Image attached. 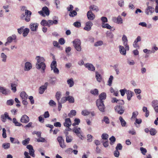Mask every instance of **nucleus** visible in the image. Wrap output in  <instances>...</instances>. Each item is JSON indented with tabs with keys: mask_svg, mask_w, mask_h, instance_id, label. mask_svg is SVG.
<instances>
[{
	"mask_svg": "<svg viewBox=\"0 0 158 158\" xmlns=\"http://www.w3.org/2000/svg\"><path fill=\"white\" fill-rule=\"evenodd\" d=\"M35 59L37 60L35 65L36 68L38 69H41V72L44 73L46 67V65L44 63L45 59L43 57L39 56H37Z\"/></svg>",
	"mask_w": 158,
	"mask_h": 158,
	"instance_id": "f257e3e1",
	"label": "nucleus"
},
{
	"mask_svg": "<svg viewBox=\"0 0 158 158\" xmlns=\"http://www.w3.org/2000/svg\"><path fill=\"white\" fill-rule=\"evenodd\" d=\"M73 43L75 49L77 51L80 52L81 49V40L78 39H76L73 41Z\"/></svg>",
	"mask_w": 158,
	"mask_h": 158,
	"instance_id": "f03ea898",
	"label": "nucleus"
},
{
	"mask_svg": "<svg viewBox=\"0 0 158 158\" xmlns=\"http://www.w3.org/2000/svg\"><path fill=\"white\" fill-rule=\"evenodd\" d=\"M73 131L75 133L77 136L81 139H82V133L81 128L78 127H74L72 129Z\"/></svg>",
	"mask_w": 158,
	"mask_h": 158,
	"instance_id": "7ed1b4c3",
	"label": "nucleus"
},
{
	"mask_svg": "<svg viewBox=\"0 0 158 158\" xmlns=\"http://www.w3.org/2000/svg\"><path fill=\"white\" fill-rule=\"evenodd\" d=\"M96 103L97 106L99 110L101 112L105 111V106L103 103V102H101L100 100H97Z\"/></svg>",
	"mask_w": 158,
	"mask_h": 158,
	"instance_id": "20e7f679",
	"label": "nucleus"
},
{
	"mask_svg": "<svg viewBox=\"0 0 158 158\" xmlns=\"http://www.w3.org/2000/svg\"><path fill=\"white\" fill-rule=\"evenodd\" d=\"M116 112L120 114H123L124 112V108L121 105H118L114 107Z\"/></svg>",
	"mask_w": 158,
	"mask_h": 158,
	"instance_id": "39448f33",
	"label": "nucleus"
},
{
	"mask_svg": "<svg viewBox=\"0 0 158 158\" xmlns=\"http://www.w3.org/2000/svg\"><path fill=\"white\" fill-rule=\"evenodd\" d=\"M16 38L15 35H13L12 36L9 37L7 39V41L5 44V45L7 46L9 45L10 43H11L13 40H15Z\"/></svg>",
	"mask_w": 158,
	"mask_h": 158,
	"instance_id": "423d86ee",
	"label": "nucleus"
},
{
	"mask_svg": "<svg viewBox=\"0 0 158 158\" xmlns=\"http://www.w3.org/2000/svg\"><path fill=\"white\" fill-rule=\"evenodd\" d=\"M48 85V83L46 82L45 83L44 85L41 86L39 89V93L41 94H43L44 91L47 89Z\"/></svg>",
	"mask_w": 158,
	"mask_h": 158,
	"instance_id": "0eeeda50",
	"label": "nucleus"
},
{
	"mask_svg": "<svg viewBox=\"0 0 158 158\" xmlns=\"http://www.w3.org/2000/svg\"><path fill=\"white\" fill-rule=\"evenodd\" d=\"M152 106L155 111L156 113H158V101L154 100L152 102Z\"/></svg>",
	"mask_w": 158,
	"mask_h": 158,
	"instance_id": "6e6552de",
	"label": "nucleus"
},
{
	"mask_svg": "<svg viewBox=\"0 0 158 158\" xmlns=\"http://www.w3.org/2000/svg\"><path fill=\"white\" fill-rule=\"evenodd\" d=\"M87 16L88 19L89 20H93L95 18V15L91 10H89L87 13Z\"/></svg>",
	"mask_w": 158,
	"mask_h": 158,
	"instance_id": "1a4fd4ad",
	"label": "nucleus"
},
{
	"mask_svg": "<svg viewBox=\"0 0 158 158\" xmlns=\"http://www.w3.org/2000/svg\"><path fill=\"white\" fill-rule=\"evenodd\" d=\"M0 92L5 95H7L10 93V91L8 89L0 86Z\"/></svg>",
	"mask_w": 158,
	"mask_h": 158,
	"instance_id": "9d476101",
	"label": "nucleus"
},
{
	"mask_svg": "<svg viewBox=\"0 0 158 158\" xmlns=\"http://www.w3.org/2000/svg\"><path fill=\"white\" fill-rule=\"evenodd\" d=\"M57 140L59 142L60 146L62 148H65L66 147L64 144V141L63 138L61 136H59L57 138Z\"/></svg>",
	"mask_w": 158,
	"mask_h": 158,
	"instance_id": "9b49d317",
	"label": "nucleus"
},
{
	"mask_svg": "<svg viewBox=\"0 0 158 158\" xmlns=\"http://www.w3.org/2000/svg\"><path fill=\"white\" fill-rule=\"evenodd\" d=\"M93 25V24L92 22L89 21H88L85 23V26L84 29L87 31H89L91 29V27Z\"/></svg>",
	"mask_w": 158,
	"mask_h": 158,
	"instance_id": "f8f14e48",
	"label": "nucleus"
},
{
	"mask_svg": "<svg viewBox=\"0 0 158 158\" xmlns=\"http://www.w3.org/2000/svg\"><path fill=\"white\" fill-rule=\"evenodd\" d=\"M53 19H56L55 20H49L48 21L49 22V27L51 25H53V24L56 25L58 23V17H57L55 16L53 17Z\"/></svg>",
	"mask_w": 158,
	"mask_h": 158,
	"instance_id": "ddd939ff",
	"label": "nucleus"
},
{
	"mask_svg": "<svg viewBox=\"0 0 158 158\" xmlns=\"http://www.w3.org/2000/svg\"><path fill=\"white\" fill-rule=\"evenodd\" d=\"M38 25L37 23H31L30 25V28L32 31H37Z\"/></svg>",
	"mask_w": 158,
	"mask_h": 158,
	"instance_id": "4468645a",
	"label": "nucleus"
},
{
	"mask_svg": "<svg viewBox=\"0 0 158 158\" xmlns=\"http://www.w3.org/2000/svg\"><path fill=\"white\" fill-rule=\"evenodd\" d=\"M20 121L22 123H27L29 121V118L26 115L24 114L22 116Z\"/></svg>",
	"mask_w": 158,
	"mask_h": 158,
	"instance_id": "2eb2a0df",
	"label": "nucleus"
},
{
	"mask_svg": "<svg viewBox=\"0 0 158 158\" xmlns=\"http://www.w3.org/2000/svg\"><path fill=\"white\" fill-rule=\"evenodd\" d=\"M154 11V9L151 6H147V8L146 9L145 12L146 14L148 15L150 14H152Z\"/></svg>",
	"mask_w": 158,
	"mask_h": 158,
	"instance_id": "dca6fc26",
	"label": "nucleus"
},
{
	"mask_svg": "<svg viewBox=\"0 0 158 158\" xmlns=\"http://www.w3.org/2000/svg\"><path fill=\"white\" fill-rule=\"evenodd\" d=\"M119 52L120 53L123 55H125L126 53L127 49L122 45H119L118 46Z\"/></svg>",
	"mask_w": 158,
	"mask_h": 158,
	"instance_id": "f3484780",
	"label": "nucleus"
},
{
	"mask_svg": "<svg viewBox=\"0 0 158 158\" xmlns=\"http://www.w3.org/2000/svg\"><path fill=\"white\" fill-rule=\"evenodd\" d=\"M72 125V123L70 118L65 119V122L64 123V125L65 127H70Z\"/></svg>",
	"mask_w": 158,
	"mask_h": 158,
	"instance_id": "a211bd4d",
	"label": "nucleus"
},
{
	"mask_svg": "<svg viewBox=\"0 0 158 158\" xmlns=\"http://www.w3.org/2000/svg\"><path fill=\"white\" fill-rule=\"evenodd\" d=\"M106 94L105 92L101 93L99 96V98L97 100H100L101 102H103V100H105L106 98Z\"/></svg>",
	"mask_w": 158,
	"mask_h": 158,
	"instance_id": "6ab92c4d",
	"label": "nucleus"
},
{
	"mask_svg": "<svg viewBox=\"0 0 158 158\" xmlns=\"http://www.w3.org/2000/svg\"><path fill=\"white\" fill-rule=\"evenodd\" d=\"M32 68L31 64L29 62H27L25 63L24 70L26 71H29Z\"/></svg>",
	"mask_w": 158,
	"mask_h": 158,
	"instance_id": "aec40b11",
	"label": "nucleus"
},
{
	"mask_svg": "<svg viewBox=\"0 0 158 158\" xmlns=\"http://www.w3.org/2000/svg\"><path fill=\"white\" fill-rule=\"evenodd\" d=\"M85 66L90 71H94L95 70V67L91 64L87 63L85 65Z\"/></svg>",
	"mask_w": 158,
	"mask_h": 158,
	"instance_id": "412c9836",
	"label": "nucleus"
},
{
	"mask_svg": "<svg viewBox=\"0 0 158 158\" xmlns=\"http://www.w3.org/2000/svg\"><path fill=\"white\" fill-rule=\"evenodd\" d=\"M20 97L22 100H27L28 95L25 91H23L20 94Z\"/></svg>",
	"mask_w": 158,
	"mask_h": 158,
	"instance_id": "4be33fe9",
	"label": "nucleus"
},
{
	"mask_svg": "<svg viewBox=\"0 0 158 158\" xmlns=\"http://www.w3.org/2000/svg\"><path fill=\"white\" fill-rule=\"evenodd\" d=\"M95 77L98 82H100L101 81L102 77L98 72H95Z\"/></svg>",
	"mask_w": 158,
	"mask_h": 158,
	"instance_id": "5701e85b",
	"label": "nucleus"
},
{
	"mask_svg": "<svg viewBox=\"0 0 158 158\" xmlns=\"http://www.w3.org/2000/svg\"><path fill=\"white\" fill-rule=\"evenodd\" d=\"M133 92L130 90H127L126 92L127 94V99L128 101L131 100V97L133 96Z\"/></svg>",
	"mask_w": 158,
	"mask_h": 158,
	"instance_id": "b1692460",
	"label": "nucleus"
},
{
	"mask_svg": "<svg viewBox=\"0 0 158 158\" xmlns=\"http://www.w3.org/2000/svg\"><path fill=\"white\" fill-rule=\"evenodd\" d=\"M90 10H95L96 12H98L99 10L98 7L94 5H90L89 7Z\"/></svg>",
	"mask_w": 158,
	"mask_h": 158,
	"instance_id": "393cba45",
	"label": "nucleus"
},
{
	"mask_svg": "<svg viewBox=\"0 0 158 158\" xmlns=\"http://www.w3.org/2000/svg\"><path fill=\"white\" fill-rule=\"evenodd\" d=\"M67 84L69 85L70 87H72L74 85V82L72 78L68 79L67 81Z\"/></svg>",
	"mask_w": 158,
	"mask_h": 158,
	"instance_id": "a878e982",
	"label": "nucleus"
},
{
	"mask_svg": "<svg viewBox=\"0 0 158 158\" xmlns=\"http://www.w3.org/2000/svg\"><path fill=\"white\" fill-rule=\"evenodd\" d=\"M61 93L60 91H57L56 92L55 95V97L57 101V102L60 101V100L61 98Z\"/></svg>",
	"mask_w": 158,
	"mask_h": 158,
	"instance_id": "bb28decb",
	"label": "nucleus"
},
{
	"mask_svg": "<svg viewBox=\"0 0 158 158\" xmlns=\"http://www.w3.org/2000/svg\"><path fill=\"white\" fill-rule=\"evenodd\" d=\"M42 10L46 15L48 16L49 15V10L48 8L46 6L42 8Z\"/></svg>",
	"mask_w": 158,
	"mask_h": 158,
	"instance_id": "cd10ccee",
	"label": "nucleus"
},
{
	"mask_svg": "<svg viewBox=\"0 0 158 158\" xmlns=\"http://www.w3.org/2000/svg\"><path fill=\"white\" fill-rule=\"evenodd\" d=\"M40 24L43 26H48L49 27V23L48 20L47 21L45 20H42L40 23Z\"/></svg>",
	"mask_w": 158,
	"mask_h": 158,
	"instance_id": "c85d7f7f",
	"label": "nucleus"
},
{
	"mask_svg": "<svg viewBox=\"0 0 158 158\" xmlns=\"http://www.w3.org/2000/svg\"><path fill=\"white\" fill-rule=\"evenodd\" d=\"M119 120L121 123L122 127H125L126 125V122L121 116H120L119 118Z\"/></svg>",
	"mask_w": 158,
	"mask_h": 158,
	"instance_id": "c756f323",
	"label": "nucleus"
},
{
	"mask_svg": "<svg viewBox=\"0 0 158 158\" xmlns=\"http://www.w3.org/2000/svg\"><path fill=\"white\" fill-rule=\"evenodd\" d=\"M1 57L2 58V62H5L6 61L7 56L4 53L2 52L1 53Z\"/></svg>",
	"mask_w": 158,
	"mask_h": 158,
	"instance_id": "7c9ffc66",
	"label": "nucleus"
},
{
	"mask_svg": "<svg viewBox=\"0 0 158 158\" xmlns=\"http://www.w3.org/2000/svg\"><path fill=\"white\" fill-rule=\"evenodd\" d=\"M67 101H68L69 103H73L74 102V98L71 96H69L66 97Z\"/></svg>",
	"mask_w": 158,
	"mask_h": 158,
	"instance_id": "2f4dec72",
	"label": "nucleus"
},
{
	"mask_svg": "<svg viewBox=\"0 0 158 158\" xmlns=\"http://www.w3.org/2000/svg\"><path fill=\"white\" fill-rule=\"evenodd\" d=\"M102 122H105V123L106 124H108L110 123V120L107 116H104L103 119L102 120Z\"/></svg>",
	"mask_w": 158,
	"mask_h": 158,
	"instance_id": "473e14b6",
	"label": "nucleus"
},
{
	"mask_svg": "<svg viewBox=\"0 0 158 158\" xmlns=\"http://www.w3.org/2000/svg\"><path fill=\"white\" fill-rule=\"evenodd\" d=\"M29 31L30 30L28 28H25L23 31V36L24 37L26 36L27 35L28 33H29Z\"/></svg>",
	"mask_w": 158,
	"mask_h": 158,
	"instance_id": "72a5a7b5",
	"label": "nucleus"
},
{
	"mask_svg": "<svg viewBox=\"0 0 158 158\" xmlns=\"http://www.w3.org/2000/svg\"><path fill=\"white\" fill-rule=\"evenodd\" d=\"M109 135L107 134L103 133L101 136L102 139V140H108Z\"/></svg>",
	"mask_w": 158,
	"mask_h": 158,
	"instance_id": "f704fd0d",
	"label": "nucleus"
},
{
	"mask_svg": "<svg viewBox=\"0 0 158 158\" xmlns=\"http://www.w3.org/2000/svg\"><path fill=\"white\" fill-rule=\"evenodd\" d=\"M102 27L103 28H106L108 29H110L111 28V26L108 23H102Z\"/></svg>",
	"mask_w": 158,
	"mask_h": 158,
	"instance_id": "c9c22d12",
	"label": "nucleus"
},
{
	"mask_svg": "<svg viewBox=\"0 0 158 158\" xmlns=\"http://www.w3.org/2000/svg\"><path fill=\"white\" fill-rule=\"evenodd\" d=\"M13 122L15 124V125L16 126H20L22 125L21 123H19L17 120L15 118H14L13 119Z\"/></svg>",
	"mask_w": 158,
	"mask_h": 158,
	"instance_id": "e433bc0d",
	"label": "nucleus"
},
{
	"mask_svg": "<svg viewBox=\"0 0 158 158\" xmlns=\"http://www.w3.org/2000/svg\"><path fill=\"white\" fill-rule=\"evenodd\" d=\"M17 85L15 84L12 83L11 84V89L14 93H15L16 91Z\"/></svg>",
	"mask_w": 158,
	"mask_h": 158,
	"instance_id": "4c0bfd02",
	"label": "nucleus"
},
{
	"mask_svg": "<svg viewBox=\"0 0 158 158\" xmlns=\"http://www.w3.org/2000/svg\"><path fill=\"white\" fill-rule=\"evenodd\" d=\"M138 114V112L137 111H135V112H133L132 113V116L131 118V120H133V119H136V117L137 116Z\"/></svg>",
	"mask_w": 158,
	"mask_h": 158,
	"instance_id": "58836bf2",
	"label": "nucleus"
},
{
	"mask_svg": "<svg viewBox=\"0 0 158 158\" xmlns=\"http://www.w3.org/2000/svg\"><path fill=\"white\" fill-rule=\"evenodd\" d=\"M10 144L9 143H6L2 144V147L5 149H7L10 148Z\"/></svg>",
	"mask_w": 158,
	"mask_h": 158,
	"instance_id": "ea45409f",
	"label": "nucleus"
},
{
	"mask_svg": "<svg viewBox=\"0 0 158 158\" xmlns=\"http://www.w3.org/2000/svg\"><path fill=\"white\" fill-rule=\"evenodd\" d=\"M77 12L74 10L70 11L69 14V15L72 17H73L77 15Z\"/></svg>",
	"mask_w": 158,
	"mask_h": 158,
	"instance_id": "a19ab883",
	"label": "nucleus"
},
{
	"mask_svg": "<svg viewBox=\"0 0 158 158\" xmlns=\"http://www.w3.org/2000/svg\"><path fill=\"white\" fill-rule=\"evenodd\" d=\"M76 114V111L75 110H72L70 111V112L68 114V116L69 117H71V115L75 116Z\"/></svg>",
	"mask_w": 158,
	"mask_h": 158,
	"instance_id": "79ce46f5",
	"label": "nucleus"
},
{
	"mask_svg": "<svg viewBox=\"0 0 158 158\" xmlns=\"http://www.w3.org/2000/svg\"><path fill=\"white\" fill-rule=\"evenodd\" d=\"M81 114L84 116L88 115L90 114V112L87 110H83L81 112Z\"/></svg>",
	"mask_w": 158,
	"mask_h": 158,
	"instance_id": "37998d69",
	"label": "nucleus"
},
{
	"mask_svg": "<svg viewBox=\"0 0 158 158\" xmlns=\"http://www.w3.org/2000/svg\"><path fill=\"white\" fill-rule=\"evenodd\" d=\"M101 142L103 143V146L105 148L107 147L109 145V142L108 140H102Z\"/></svg>",
	"mask_w": 158,
	"mask_h": 158,
	"instance_id": "c03bdc74",
	"label": "nucleus"
},
{
	"mask_svg": "<svg viewBox=\"0 0 158 158\" xmlns=\"http://www.w3.org/2000/svg\"><path fill=\"white\" fill-rule=\"evenodd\" d=\"M106 35L107 37L111 39H112L114 36L112 32L109 31L107 32Z\"/></svg>",
	"mask_w": 158,
	"mask_h": 158,
	"instance_id": "a18cd8bd",
	"label": "nucleus"
},
{
	"mask_svg": "<svg viewBox=\"0 0 158 158\" xmlns=\"http://www.w3.org/2000/svg\"><path fill=\"white\" fill-rule=\"evenodd\" d=\"M90 93L94 95H97L98 94V89H95L91 90Z\"/></svg>",
	"mask_w": 158,
	"mask_h": 158,
	"instance_id": "49530a36",
	"label": "nucleus"
},
{
	"mask_svg": "<svg viewBox=\"0 0 158 158\" xmlns=\"http://www.w3.org/2000/svg\"><path fill=\"white\" fill-rule=\"evenodd\" d=\"M150 134L151 135H154L156 134L157 131L154 128H151L150 130Z\"/></svg>",
	"mask_w": 158,
	"mask_h": 158,
	"instance_id": "de8ad7c7",
	"label": "nucleus"
},
{
	"mask_svg": "<svg viewBox=\"0 0 158 158\" xmlns=\"http://www.w3.org/2000/svg\"><path fill=\"white\" fill-rule=\"evenodd\" d=\"M109 139L110 141V143L111 145L114 144L116 140L115 137L113 136H112L111 137H110Z\"/></svg>",
	"mask_w": 158,
	"mask_h": 158,
	"instance_id": "09e8293b",
	"label": "nucleus"
},
{
	"mask_svg": "<svg viewBox=\"0 0 158 158\" xmlns=\"http://www.w3.org/2000/svg\"><path fill=\"white\" fill-rule=\"evenodd\" d=\"M113 79V77L112 75L110 76L109 78L108 81V85L110 86L112 83V80Z\"/></svg>",
	"mask_w": 158,
	"mask_h": 158,
	"instance_id": "8fccbe9b",
	"label": "nucleus"
},
{
	"mask_svg": "<svg viewBox=\"0 0 158 158\" xmlns=\"http://www.w3.org/2000/svg\"><path fill=\"white\" fill-rule=\"evenodd\" d=\"M116 23L118 24L123 23V20L120 16L119 15L117 17V20Z\"/></svg>",
	"mask_w": 158,
	"mask_h": 158,
	"instance_id": "3c124183",
	"label": "nucleus"
},
{
	"mask_svg": "<svg viewBox=\"0 0 158 158\" xmlns=\"http://www.w3.org/2000/svg\"><path fill=\"white\" fill-rule=\"evenodd\" d=\"M127 91V90L126 89H120L119 90V91L121 93V94L122 96H123L124 95L125 93L126 94Z\"/></svg>",
	"mask_w": 158,
	"mask_h": 158,
	"instance_id": "603ef678",
	"label": "nucleus"
},
{
	"mask_svg": "<svg viewBox=\"0 0 158 158\" xmlns=\"http://www.w3.org/2000/svg\"><path fill=\"white\" fill-rule=\"evenodd\" d=\"M72 140V137L71 135L67 136V137H66V142L68 143L71 142Z\"/></svg>",
	"mask_w": 158,
	"mask_h": 158,
	"instance_id": "864d4df0",
	"label": "nucleus"
},
{
	"mask_svg": "<svg viewBox=\"0 0 158 158\" xmlns=\"http://www.w3.org/2000/svg\"><path fill=\"white\" fill-rule=\"evenodd\" d=\"M30 140L29 138L26 139L22 141V143L23 145H26L29 143Z\"/></svg>",
	"mask_w": 158,
	"mask_h": 158,
	"instance_id": "5fc2aeb1",
	"label": "nucleus"
},
{
	"mask_svg": "<svg viewBox=\"0 0 158 158\" xmlns=\"http://www.w3.org/2000/svg\"><path fill=\"white\" fill-rule=\"evenodd\" d=\"M103 44V42L101 40L98 41L96 42L94 44V46L97 47L99 46H101Z\"/></svg>",
	"mask_w": 158,
	"mask_h": 158,
	"instance_id": "6e6d98bb",
	"label": "nucleus"
},
{
	"mask_svg": "<svg viewBox=\"0 0 158 158\" xmlns=\"http://www.w3.org/2000/svg\"><path fill=\"white\" fill-rule=\"evenodd\" d=\"M57 66V64L56 61L53 60V61L51 63V69H53V68L56 67Z\"/></svg>",
	"mask_w": 158,
	"mask_h": 158,
	"instance_id": "4d7b16f0",
	"label": "nucleus"
},
{
	"mask_svg": "<svg viewBox=\"0 0 158 158\" xmlns=\"http://www.w3.org/2000/svg\"><path fill=\"white\" fill-rule=\"evenodd\" d=\"M50 83L52 85L55 84L56 82V78H51V79L49 80Z\"/></svg>",
	"mask_w": 158,
	"mask_h": 158,
	"instance_id": "13d9d810",
	"label": "nucleus"
},
{
	"mask_svg": "<svg viewBox=\"0 0 158 158\" xmlns=\"http://www.w3.org/2000/svg\"><path fill=\"white\" fill-rule=\"evenodd\" d=\"M127 42L128 41H123V44L127 50H129V45L127 44Z\"/></svg>",
	"mask_w": 158,
	"mask_h": 158,
	"instance_id": "bf43d9fd",
	"label": "nucleus"
},
{
	"mask_svg": "<svg viewBox=\"0 0 158 158\" xmlns=\"http://www.w3.org/2000/svg\"><path fill=\"white\" fill-rule=\"evenodd\" d=\"M140 150L141 151L143 155H145L146 153L147 152V150L145 148L143 147H141L140 148Z\"/></svg>",
	"mask_w": 158,
	"mask_h": 158,
	"instance_id": "052dcab7",
	"label": "nucleus"
},
{
	"mask_svg": "<svg viewBox=\"0 0 158 158\" xmlns=\"http://www.w3.org/2000/svg\"><path fill=\"white\" fill-rule=\"evenodd\" d=\"M73 25L76 27H79L81 26V23L77 21L74 23L73 24Z\"/></svg>",
	"mask_w": 158,
	"mask_h": 158,
	"instance_id": "680f3d73",
	"label": "nucleus"
},
{
	"mask_svg": "<svg viewBox=\"0 0 158 158\" xmlns=\"http://www.w3.org/2000/svg\"><path fill=\"white\" fill-rule=\"evenodd\" d=\"M51 70H53L54 73L58 74L59 73V69L56 67H54L53 69H51Z\"/></svg>",
	"mask_w": 158,
	"mask_h": 158,
	"instance_id": "e2e57ef3",
	"label": "nucleus"
},
{
	"mask_svg": "<svg viewBox=\"0 0 158 158\" xmlns=\"http://www.w3.org/2000/svg\"><path fill=\"white\" fill-rule=\"evenodd\" d=\"M14 102V101L12 99H10L8 100L7 101L6 103L7 105L11 106L13 105Z\"/></svg>",
	"mask_w": 158,
	"mask_h": 158,
	"instance_id": "0e129e2a",
	"label": "nucleus"
},
{
	"mask_svg": "<svg viewBox=\"0 0 158 158\" xmlns=\"http://www.w3.org/2000/svg\"><path fill=\"white\" fill-rule=\"evenodd\" d=\"M122 146L121 144L120 143H118L116 147V150H121L122 149Z\"/></svg>",
	"mask_w": 158,
	"mask_h": 158,
	"instance_id": "69168bd1",
	"label": "nucleus"
},
{
	"mask_svg": "<svg viewBox=\"0 0 158 158\" xmlns=\"http://www.w3.org/2000/svg\"><path fill=\"white\" fill-rule=\"evenodd\" d=\"M24 28V26H23L21 27L20 28L18 29V32L19 34H21L23 32Z\"/></svg>",
	"mask_w": 158,
	"mask_h": 158,
	"instance_id": "338daca9",
	"label": "nucleus"
},
{
	"mask_svg": "<svg viewBox=\"0 0 158 158\" xmlns=\"http://www.w3.org/2000/svg\"><path fill=\"white\" fill-rule=\"evenodd\" d=\"M118 5L120 7L123 6L124 5V2L123 0H119L118 1Z\"/></svg>",
	"mask_w": 158,
	"mask_h": 158,
	"instance_id": "774afa93",
	"label": "nucleus"
}]
</instances>
